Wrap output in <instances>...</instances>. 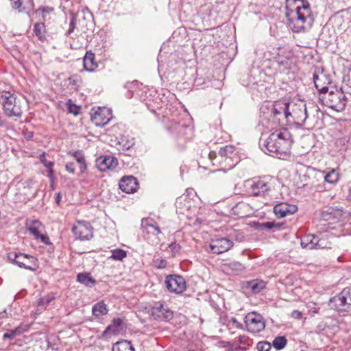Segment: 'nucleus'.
<instances>
[{"label": "nucleus", "mask_w": 351, "mask_h": 351, "mask_svg": "<svg viewBox=\"0 0 351 351\" xmlns=\"http://www.w3.org/2000/svg\"><path fill=\"white\" fill-rule=\"evenodd\" d=\"M287 340L285 336L276 337L273 342L272 345L276 350H282L287 345Z\"/></svg>", "instance_id": "58836bf2"}, {"label": "nucleus", "mask_w": 351, "mask_h": 351, "mask_svg": "<svg viewBox=\"0 0 351 351\" xmlns=\"http://www.w3.org/2000/svg\"><path fill=\"white\" fill-rule=\"evenodd\" d=\"M340 216V213L338 210L333 208H327L322 210L321 213L322 220L326 221H333L337 220Z\"/></svg>", "instance_id": "a878e982"}, {"label": "nucleus", "mask_w": 351, "mask_h": 351, "mask_svg": "<svg viewBox=\"0 0 351 351\" xmlns=\"http://www.w3.org/2000/svg\"><path fill=\"white\" fill-rule=\"evenodd\" d=\"M40 161L43 164V165L48 169L47 171V176L53 180V167L54 165L53 162L47 160L45 158V156L43 155L40 157Z\"/></svg>", "instance_id": "4c0bfd02"}, {"label": "nucleus", "mask_w": 351, "mask_h": 351, "mask_svg": "<svg viewBox=\"0 0 351 351\" xmlns=\"http://www.w3.org/2000/svg\"><path fill=\"white\" fill-rule=\"evenodd\" d=\"M108 308L104 302L101 301L95 304L92 307V313L95 317H99L108 313Z\"/></svg>", "instance_id": "c85d7f7f"}, {"label": "nucleus", "mask_w": 351, "mask_h": 351, "mask_svg": "<svg viewBox=\"0 0 351 351\" xmlns=\"http://www.w3.org/2000/svg\"><path fill=\"white\" fill-rule=\"evenodd\" d=\"M122 145L123 150H129L134 145V139L126 140L125 138H121V141L119 143Z\"/></svg>", "instance_id": "a18cd8bd"}, {"label": "nucleus", "mask_w": 351, "mask_h": 351, "mask_svg": "<svg viewBox=\"0 0 351 351\" xmlns=\"http://www.w3.org/2000/svg\"><path fill=\"white\" fill-rule=\"evenodd\" d=\"M153 265L157 269H164L167 265V262L162 258H154Z\"/></svg>", "instance_id": "49530a36"}, {"label": "nucleus", "mask_w": 351, "mask_h": 351, "mask_svg": "<svg viewBox=\"0 0 351 351\" xmlns=\"http://www.w3.org/2000/svg\"><path fill=\"white\" fill-rule=\"evenodd\" d=\"M291 317L295 319H300L302 318V313L300 311L294 310L291 313Z\"/></svg>", "instance_id": "13d9d810"}, {"label": "nucleus", "mask_w": 351, "mask_h": 351, "mask_svg": "<svg viewBox=\"0 0 351 351\" xmlns=\"http://www.w3.org/2000/svg\"><path fill=\"white\" fill-rule=\"evenodd\" d=\"M348 86L351 88V78L348 80Z\"/></svg>", "instance_id": "69168bd1"}, {"label": "nucleus", "mask_w": 351, "mask_h": 351, "mask_svg": "<svg viewBox=\"0 0 351 351\" xmlns=\"http://www.w3.org/2000/svg\"><path fill=\"white\" fill-rule=\"evenodd\" d=\"M1 103L5 114L10 117H20L22 114L21 102L16 96L9 92L1 95Z\"/></svg>", "instance_id": "423d86ee"}, {"label": "nucleus", "mask_w": 351, "mask_h": 351, "mask_svg": "<svg viewBox=\"0 0 351 351\" xmlns=\"http://www.w3.org/2000/svg\"><path fill=\"white\" fill-rule=\"evenodd\" d=\"M238 341L243 345L250 346L251 344V340L248 337L245 335H241L238 337Z\"/></svg>", "instance_id": "3c124183"}, {"label": "nucleus", "mask_w": 351, "mask_h": 351, "mask_svg": "<svg viewBox=\"0 0 351 351\" xmlns=\"http://www.w3.org/2000/svg\"><path fill=\"white\" fill-rule=\"evenodd\" d=\"M23 136L26 140L30 141L34 137V132L32 131L25 130L23 132Z\"/></svg>", "instance_id": "6e6d98bb"}, {"label": "nucleus", "mask_w": 351, "mask_h": 351, "mask_svg": "<svg viewBox=\"0 0 351 351\" xmlns=\"http://www.w3.org/2000/svg\"><path fill=\"white\" fill-rule=\"evenodd\" d=\"M117 165V159L112 156H101L96 160V166L101 171L114 169Z\"/></svg>", "instance_id": "a211bd4d"}, {"label": "nucleus", "mask_w": 351, "mask_h": 351, "mask_svg": "<svg viewBox=\"0 0 351 351\" xmlns=\"http://www.w3.org/2000/svg\"><path fill=\"white\" fill-rule=\"evenodd\" d=\"M151 317L156 321L168 322L173 317V311L165 302H157L151 306L149 310Z\"/></svg>", "instance_id": "6e6552de"}, {"label": "nucleus", "mask_w": 351, "mask_h": 351, "mask_svg": "<svg viewBox=\"0 0 351 351\" xmlns=\"http://www.w3.org/2000/svg\"><path fill=\"white\" fill-rule=\"evenodd\" d=\"M69 154L71 155L80 165V173H84L87 169V165L83 152L80 150H77L70 152Z\"/></svg>", "instance_id": "cd10ccee"}, {"label": "nucleus", "mask_w": 351, "mask_h": 351, "mask_svg": "<svg viewBox=\"0 0 351 351\" xmlns=\"http://www.w3.org/2000/svg\"><path fill=\"white\" fill-rule=\"evenodd\" d=\"M72 232L77 239L89 240L93 237L92 227L88 222L77 221L73 226Z\"/></svg>", "instance_id": "ddd939ff"}, {"label": "nucleus", "mask_w": 351, "mask_h": 351, "mask_svg": "<svg viewBox=\"0 0 351 351\" xmlns=\"http://www.w3.org/2000/svg\"><path fill=\"white\" fill-rule=\"evenodd\" d=\"M343 293L344 289L339 294L330 299L328 305L331 308L339 311H346L349 308L347 297Z\"/></svg>", "instance_id": "dca6fc26"}, {"label": "nucleus", "mask_w": 351, "mask_h": 351, "mask_svg": "<svg viewBox=\"0 0 351 351\" xmlns=\"http://www.w3.org/2000/svg\"><path fill=\"white\" fill-rule=\"evenodd\" d=\"M138 183L133 176L123 177L119 182L120 189L126 193H133L136 191Z\"/></svg>", "instance_id": "412c9836"}, {"label": "nucleus", "mask_w": 351, "mask_h": 351, "mask_svg": "<svg viewBox=\"0 0 351 351\" xmlns=\"http://www.w3.org/2000/svg\"><path fill=\"white\" fill-rule=\"evenodd\" d=\"M111 113L109 110L106 108H99L91 116L92 121L99 127L104 126L110 120Z\"/></svg>", "instance_id": "6ab92c4d"}, {"label": "nucleus", "mask_w": 351, "mask_h": 351, "mask_svg": "<svg viewBox=\"0 0 351 351\" xmlns=\"http://www.w3.org/2000/svg\"><path fill=\"white\" fill-rule=\"evenodd\" d=\"M287 122H293L299 127L305 125L308 115L304 101L298 99L287 102Z\"/></svg>", "instance_id": "20e7f679"}, {"label": "nucleus", "mask_w": 351, "mask_h": 351, "mask_svg": "<svg viewBox=\"0 0 351 351\" xmlns=\"http://www.w3.org/2000/svg\"><path fill=\"white\" fill-rule=\"evenodd\" d=\"M324 181L329 184H336L339 179V174L335 169H330L328 172H322Z\"/></svg>", "instance_id": "2f4dec72"}, {"label": "nucleus", "mask_w": 351, "mask_h": 351, "mask_svg": "<svg viewBox=\"0 0 351 351\" xmlns=\"http://www.w3.org/2000/svg\"><path fill=\"white\" fill-rule=\"evenodd\" d=\"M112 351H135V350L130 341L121 340L113 345Z\"/></svg>", "instance_id": "7c9ffc66"}, {"label": "nucleus", "mask_w": 351, "mask_h": 351, "mask_svg": "<svg viewBox=\"0 0 351 351\" xmlns=\"http://www.w3.org/2000/svg\"><path fill=\"white\" fill-rule=\"evenodd\" d=\"M66 170L70 173H74L75 171L74 162H67L65 165Z\"/></svg>", "instance_id": "603ef678"}, {"label": "nucleus", "mask_w": 351, "mask_h": 351, "mask_svg": "<svg viewBox=\"0 0 351 351\" xmlns=\"http://www.w3.org/2000/svg\"><path fill=\"white\" fill-rule=\"evenodd\" d=\"M10 1H11L12 6L14 9L19 8L22 5L21 0H10Z\"/></svg>", "instance_id": "4d7b16f0"}, {"label": "nucleus", "mask_w": 351, "mask_h": 351, "mask_svg": "<svg viewBox=\"0 0 351 351\" xmlns=\"http://www.w3.org/2000/svg\"><path fill=\"white\" fill-rule=\"evenodd\" d=\"M61 198H62V196H61L60 193H57L56 197V202L58 204H59L60 202L61 201Z\"/></svg>", "instance_id": "680f3d73"}, {"label": "nucleus", "mask_w": 351, "mask_h": 351, "mask_svg": "<svg viewBox=\"0 0 351 351\" xmlns=\"http://www.w3.org/2000/svg\"><path fill=\"white\" fill-rule=\"evenodd\" d=\"M66 106L69 113L77 115L80 113V108L73 103L71 99H69L66 101Z\"/></svg>", "instance_id": "79ce46f5"}, {"label": "nucleus", "mask_w": 351, "mask_h": 351, "mask_svg": "<svg viewBox=\"0 0 351 351\" xmlns=\"http://www.w3.org/2000/svg\"><path fill=\"white\" fill-rule=\"evenodd\" d=\"M232 211L233 215L239 217H244L250 214L252 209L248 204L240 202L232 208Z\"/></svg>", "instance_id": "5701e85b"}, {"label": "nucleus", "mask_w": 351, "mask_h": 351, "mask_svg": "<svg viewBox=\"0 0 351 351\" xmlns=\"http://www.w3.org/2000/svg\"><path fill=\"white\" fill-rule=\"evenodd\" d=\"M224 267L226 269H229L236 272L241 271L244 269L243 265L237 261H232L226 263L224 265Z\"/></svg>", "instance_id": "ea45409f"}, {"label": "nucleus", "mask_w": 351, "mask_h": 351, "mask_svg": "<svg viewBox=\"0 0 351 351\" xmlns=\"http://www.w3.org/2000/svg\"><path fill=\"white\" fill-rule=\"evenodd\" d=\"M127 256V252L122 249H116L112 251L110 258L115 261H122Z\"/></svg>", "instance_id": "a19ab883"}, {"label": "nucleus", "mask_w": 351, "mask_h": 351, "mask_svg": "<svg viewBox=\"0 0 351 351\" xmlns=\"http://www.w3.org/2000/svg\"><path fill=\"white\" fill-rule=\"evenodd\" d=\"M125 328L124 319L117 317L114 318L111 324L108 326L103 332V336L107 337L109 335H117Z\"/></svg>", "instance_id": "aec40b11"}, {"label": "nucleus", "mask_w": 351, "mask_h": 351, "mask_svg": "<svg viewBox=\"0 0 351 351\" xmlns=\"http://www.w3.org/2000/svg\"><path fill=\"white\" fill-rule=\"evenodd\" d=\"M233 246L232 241L226 237L212 239L210 243V251L213 254H219L228 251Z\"/></svg>", "instance_id": "2eb2a0df"}, {"label": "nucleus", "mask_w": 351, "mask_h": 351, "mask_svg": "<svg viewBox=\"0 0 351 351\" xmlns=\"http://www.w3.org/2000/svg\"><path fill=\"white\" fill-rule=\"evenodd\" d=\"M348 197L351 199V186L349 188V190H348Z\"/></svg>", "instance_id": "0e129e2a"}, {"label": "nucleus", "mask_w": 351, "mask_h": 351, "mask_svg": "<svg viewBox=\"0 0 351 351\" xmlns=\"http://www.w3.org/2000/svg\"><path fill=\"white\" fill-rule=\"evenodd\" d=\"M325 99L326 105L337 112H341L346 106V97L342 91L338 90L330 92Z\"/></svg>", "instance_id": "9d476101"}, {"label": "nucleus", "mask_w": 351, "mask_h": 351, "mask_svg": "<svg viewBox=\"0 0 351 351\" xmlns=\"http://www.w3.org/2000/svg\"><path fill=\"white\" fill-rule=\"evenodd\" d=\"M29 326L28 325H20L14 329L9 330L7 332L3 334V339H12L16 335H21L23 332L27 331L29 330Z\"/></svg>", "instance_id": "c756f323"}, {"label": "nucleus", "mask_w": 351, "mask_h": 351, "mask_svg": "<svg viewBox=\"0 0 351 351\" xmlns=\"http://www.w3.org/2000/svg\"><path fill=\"white\" fill-rule=\"evenodd\" d=\"M293 143V139L290 132L282 128L270 134L263 144L260 143V146L264 152L280 159H286L290 156Z\"/></svg>", "instance_id": "f03ea898"}, {"label": "nucleus", "mask_w": 351, "mask_h": 351, "mask_svg": "<svg viewBox=\"0 0 351 351\" xmlns=\"http://www.w3.org/2000/svg\"><path fill=\"white\" fill-rule=\"evenodd\" d=\"M298 210V207L294 204L287 202H280L274 207V212L278 218L285 217L294 214Z\"/></svg>", "instance_id": "f3484780"}, {"label": "nucleus", "mask_w": 351, "mask_h": 351, "mask_svg": "<svg viewBox=\"0 0 351 351\" xmlns=\"http://www.w3.org/2000/svg\"><path fill=\"white\" fill-rule=\"evenodd\" d=\"M27 226L28 231L38 239V236H40V228H42V223L38 220H32Z\"/></svg>", "instance_id": "f704fd0d"}, {"label": "nucleus", "mask_w": 351, "mask_h": 351, "mask_svg": "<svg viewBox=\"0 0 351 351\" xmlns=\"http://www.w3.org/2000/svg\"><path fill=\"white\" fill-rule=\"evenodd\" d=\"M45 25L44 23H36L34 26V32L36 36L40 39L43 40L45 38Z\"/></svg>", "instance_id": "e433bc0d"}, {"label": "nucleus", "mask_w": 351, "mask_h": 351, "mask_svg": "<svg viewBox=\"0 0 351 351\" xmlns=\"http://www.w3.org/2000/svg\"><path fill=\"white\" fill-rule=\"evenodd\" d=\"M9 261L30 271H36L38 268V259L31 255L24 253L10 252L8 254Z\"/></svg>", "instance_id": "39448f33"}, {"label": "nucleus", "mask_w": 351, "mask_h": 351, "mask_svg": "<svg viewBox=\"0 0 351 351\" xmlns=\"http://www.w3.org/2000/svg\"><path fill=\"white\" fill-rule=\"evenodd\" d=\"M286 16L297 33L310 29L314 23L309 3L305 0H287Z\"/></svg>", "instance_id": "f257e3e1"}, {"label": "nucleus", "mask_w": 351, "mask_h": 351, "mask_svg": "<svg viewBox=\"0 0 351 351\" xmlns=\"http://www.w3.org/2000/svg\"><path fill=\"white\" fill-rule=\"evenodd\" d=\"M317 236L314 234L306 235L301 239V246L306 249H315Z\"/></svg>", "instance_id": "72a5a7b5"}, {"label": "nucleus", "mask_w": 351, "mask_h": 351, "mask_svg": "<svg viewBox=\"0 0 351 351\" xmlns=\"http://www.w3.org/2000/svg\"><path fill=\"white\" fill-rule=\"evenodd\" d=\"M344 293L348 299L349 307L351 306V287L344 288Z\"/></svg>", "instance_id": "864d4df0"}, {"label": "nucleus", "mask_w": 351, "mask_h": 351, "mask_svg": "<svg viewBox=\"0 0 351 351\" xmlns=\"http://www.w3.org/2000/svg\"><path fill=\"white\" fill-rule=\"evenodd\" d=\"M328 245L326 242V239L322 236L321 238H318L317 236L315 248L324 249L328 248Z\"/></svg>", "instance_id": "de8ad7c7"}, {"label": "nucleus", "mask_w": 351, "mask_h": 351, "mask_svg": "<svg viewBox=\"0 0 351 351\" xmlns=\"http://www.w3.org/2000/svg\"><path fill=\"white\" fill-rule=\"evenodd\" d=\"M168 248L171 254V256L175 257L180 254L181 247L178 243H171L169 245Z\"/></svg>", "instance_id": "c03bdc74"}, {"label": "nucleus", "mask_w": 351, "mask_h": 351, "mask_svg": "<svg viewBox=\"0 0 351 351\" xmlns=\"http://www.w3.org/2000/svg\"><path fill=\"white\" fill-rule=\"evenodd\" d=\"M80 21V16H72L70 23H69V29H68V34L72 33L74 29L77 28L78 22Z\"/></svg>", "instance_id": "37998d69"}, {"label": "nucleus", "mask_w": 351, "mask_h": 351, "mask_svg": "<svg viewBox=\"0 0 351 351\" xmlns=\"http://www.w3.org/2000/svg\"><path fill=\"white\" fill-rule=\"evenodd\" d=\"M265 282L259 279L247 281L244 284V288L253 294L259 293L265 288Z\"/></svg>", "instance_id": "4be33fe9"}, {"label": "nucleus", "mask_w": 351, "mask_h": 351, "mask_svg": "<svg viewBox=\"0 0 351 351\" xmlns=\"http://www.w3.org/2000/svg\"><path fill=\"white\" fill-rule=\"evenodd\" d=\"M268 114L273 117V121L275 123L280 122L282 119L287 120V101H278L272 104L271 109L267 108Z\"/></svg>", "instance_id": "9b49d317"}, {"label": "nucleus", "mask_w": 351, "mask_h": 351, "mask_svg": "<svg viewBox=\"0 0 351 351\" xmlns=\"http://www.w3.org/2000/svg\"><path fill=\"white\" fill-rule=\"evenodd\" d=\"M141 226L143 232V237L152 245H156L160 241L158 235L161 233L158 226L152 219H143Z\"/></svg>", "instance_id": "0eeeda50"}, {"label": "nucleus", "mask_w": 351, "mask_h": 351, "mask_svg": "<svg viewBox=\"0 0 351 351\" xmlns=\"http://www.w3.org/2000/svg\"><path fill=\"white\" fill-rule=\"evenodd\" d=\"M7 315H8V313L6 312V310H4L3 311L0 312V319L6 317Z\"/></svg>", "instance_id": "e2e57ef3"}, {"label": "nucleus", "mask_w": 351, "mask_h": 351, "mask_svg": "<svg viewBox=\"0 0 351 351\" xmlns=\"http://www.w3.org/2000/svg\"><path fill=\"white\" fill-rule=\"evenodd\" d=\"M174 130L178 133V137L179 138H183L184 140H189L192 137V129L189 125H175Z\"/></svg>", "instance_id": "bb28decb"}, {"label": "nucleus", "mask_w": 351, "mask_h": 351, "mask_svg": "<svg viewBox=\"0 0 351 351\" xmlns=\"http://www.w3.org/2000/svg\"><path fill=\"white\" fill-rule=\"evenodd\" d=\"M38 239H40V241L45 243V245H50V239L48 236L40 234V236H38Z\"/></svg>", "instance_id": "5fc2aeb1"}, {"label": "nucleus", "mask_w": 351, "mask_h": 351, "mask_svg": "<svg viewBox=\"0 0 351 351\" xmlns=\"http://www.w3.org/2000/svg\"><path fill=\"white\" fill-rule=\"evenodd\" d=\"M230 322L232 324L233 326H234L237 328H241L242 327V325L240 322L237 321V319L234 317H232Z\"/></svg>", "instance_id": "bf43d9fd"}, {"label": "nucleus", "mask_w": 351, "mask_h": 351, "mask_svg": "<svg viewBox=\"0 0 351 351\" xmlns=\"http://www.w3.org/2000/svg\"><path fill=\"white\" fill-rule=\"evenodd\" d=\"M326 80V76L324 73L318 75L317 73L313 74V82L317 90L322 93L328 92V88L325 85V81Z\"/></svg>", "instance_id": "b1692460"}, {"label": "nucleus", "mask_w": 351, "mask_h": 351, "mask_svg": "<svg viewBox=\"0 0 351 351\" xmlns=\"http://www.w3.org/2000/svg\"><path fill=\"white\" fill-rule=\"evenodd\" d=\"M53 300L52 297L47 296L45 298H40L38 301V306H45L48 305L51 301Z\"/></svg>", "instance_id": "8fccbe9b"}, {"label": "nucleus", "mask_w": 351, "mask_h": 351, "mask_svg": "<svg viewBox=\"0 0 351 351\" xmlns=\"http://www.w3.org/2000/svg\"><path fill=\"white\" fill-rule=\"evenodd\" d=\"M77 281L86 287H93L96 281L89 273H80L77 276Z\"/></svg>", "instance_id": "473e14b6"}, {"label": "nucleus", "mask_w": 351, "mask_h": 351, "mask_svg": "<svg viewBox=\"0 0 351 351\" xmlns=\"http://www.w3.org/2000/svg\"><path fill=\"white\" fill-rule=\"evenodd\" d=\"M208 158L213 165L215 160L219 163V165L223 169H231L239 162L238 152L233 145H226L220 149L219 154L214 151L208 153Z\"/></svg>", "instance_id": "7ed1b4c3"}, {"label": "nucleus", "mask_w": 351, "mask_h": 351, "mask_svg": "<svg viewBox=\"0 0 351 351\" xmlns=\"http://www.w3.org/2000/svg\"><path fill=\"white\" fill-rule=\"evenodd\" d=\"M84 68L88 71H93L97 67L95 60V54L91 51H87L84 58Z\"/></svg>", "instance_id": "393cba45"}, {"label": "nucleus", "mask_w": 351, "mask_h": 351, "mask_svg": "<svg viewBox=\"0 0 351 351\" xmlns=\"http://www.w3.org/2000/svg\"><path fill=\"white\" fill-rule=\"evenodd\" d=\"M283 226V223L267 221L260 223L259 228L261 230H272L273 232H275L276 230H280Z\"/></svg>", "instance_id": "c9c22d12"}, {"label": "nucleus", "mask_w": 351, "mask_h": 351, "mask_svg": "<svg viewBox=\"0 0 351 351\" xmlns=\"http://www.w3.org/2000/svg\"><path fill=\"white\" fill-rule=\"evenodd\" d=\"M271 344L267 341H261L257 343L258 351H269L271 349Z\"/></svg>", "instance_id": "09e8293b"}, {"label": "nucleus", "mask_w": 351, "mask_h": 351, "mask_svg": "<svg viewBox=\"0 0 351 351\" xmlns=\"http://www.w3.org/2000/svg\"><path fill=\"white\" fill-rule=\"evenodd\" d=\"M271 189V184L264 180L249 182L248 193L254 196H265Z\"/></svg>", "instance_id": "f8f14e48"}, {"label": "nucleus", "mask_w": 351, "mask_h": 351, "mask_svg": "<svg viewBox=\"0 0 351 351\" xmlns=\"http://www.w3.org/2000/svg\"><path fill=\"white\" fill-rule=\"evenodd\" d=\"M245 324L248 332L258 333L265 328V322L263 316L256 312L249 313L245 317Z\"/></svg>", "instance_id": "1a4fd4ad"}, {"label": "nucleus", "mask_w": 351, "mask_h": 351, "mask_svg": "<svg viewBox=\"0 0 351 351\" xmlns=\"http://www.w3.org/2000/svg\"><path fill=\"white\" fill-rule=\"evenodd\" d=\"M167 289L173 293H181L186 289V282L184 278L180 276H169L165 280Z\"/></svg>", "instance_id": "4468645a"}, {"label": "nucleus", "mask_w": 351, "mask_h": 351, "mask_svg": "<svg viewBox=\"0 0 351 351\" xmlns=\"http://www.w3.org/2000/svg\"><path fill=\"white\" fill-rule=\"evenodd\" d=\"M319 309V308L316 307L315 305H314V306H313V307H310V311L314 314L318 313Z\"/></svg>", "instance_id": "052dcab7"}]
</instances>
